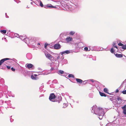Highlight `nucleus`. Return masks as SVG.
I'll use <instances>...</instances> for the list:
<instances>
[{
  "label": "nucleus",
  "mask_w": 126,
  "mask_h": 126,
  "mask_svg": "<svg viewBox=\"0 0 126 126\" xmlns=\"http://www.w3.org/2000/svg\"><path fill=\"white\" fill-rule=\"evenodd\" d=\"M121 108L123 110L126 109V105H125L123 107H122Z\"/></svg>",
  "instance_id": "aec40b11"
},
{
  "label": "nucleus",
  "mask_w": 126,
  "mask_h": 126,
  "mask_svg": "<svg viewBox=\"0 0 126 126\" xmlns=\"http://www.w3.org/2000/svg\"><path fill=\"white\" fill-rule=\"evenodd\" d=\"M76 79L77 83H81L83 82L82 80L80 79L76 78Z\"/></svg>",
  "instance_id": "1a4fd4ad"
},
{
  "label": "nucleus",
  "mask_w": 126,
  "mask_h": 126,
  "mask_svg": "<svg viewBox=\"0 0 126 126\" xmlns=\"http://www.w3.org/2000/svg\"><path fill=\"white\" fill-rule=\"evenodd\" d=\"M24 41L27 44L29 43L30 40L28 38H24Z\"/></svg>",
  "instance_id": "9b49d317"
},
{
  "label": "nucleus",
  "mask_w": 126,
  "mask_h": 126,
  "mask_svg": "<svg viewBox=\"0 0 126 126\" xmlns=\"http://www.w3.org/2000/svg\"><path fill=\"white\" fill-rule=\"evenodd\" d=\"M103 90L104 92L108 93V90L107 88H104V89Z\"/></svg>",
  "instance_id": "dca6fc26"
},
{
  "label": "nucleus",
  "mask_w": 126,
  "mask_h": 126,
  "mask_svg": "<svg viewBox=\"0 0 126 126\" xmlns=\"http://www.w3.org/2000/svg\"><path fill=\"white\" fill-rule=\"evenodd\" d=\"M53 8H56V6H53Z\"/></svg>",
  "instance_id": "58836bf2"
},
{
  "label": "nucleus",
  "mask_w": 126,
  "mask_h": 126,
  "mask_svg": "<svg viewBox=\"0 0 126 126\" xmlns=\"http://www.w3.org/2000/svg\"><path fill=\"white\" fill-rule=\"evenodd\" d=\"M11 69L13 71H15V69L14 68H13V67L11 68Z\"/></svg>",
  "instance_id": "c85d7f7f"
},
{
  "label": "nucleus",
  "mask_w": 126,
  "mask_h": 126,
  "mask_svg": "<svg viewBox=\"0 0 126 126\" xmlns=\"http://www.w3.org/2000/svg\"><path fill=\"white\" fill-rule=\"evenodd\" d=\"M38 45H40V44L39 43H38Z\"/></svg>",
  "instance_id": "ea45409f"
},
{
  "label": "nucleus",
  "mask_w": 126,
  "mask_h": 126,
  "mask_svg": "<svg viewBox=\"0 0 126 126\" xmlns=\"http://www.w3.org/2000/svg\"><path fill=\"white\" fill-rule=\"evenodd\" d=\"M119 90L118 89H117L115 91V92L116 93H117L119 92Z\"/></svg>",
  "instance_id": "473e14b6"
},
{
  "label": "nucleus",
  "mask_w": 126,
  "mask_h": 126,
  "mask_svg": "<svg viewBox=\"0 0 126 126\" xmlns=\"http://www.w3.org/2000/svg\"><path fill=\"white\" fill-rule=\"evenodd\" d=\"M46 7L47 8H53V6L51 4H49L46 5Z\"/></svg>",
  "instance_id": "f8f14e48"
},
{
  "label": "nucleus",
  "mask_w": 126,
  "mask_h": 126,
  "mask_svg": "<svg viewBox=\"0 0 126 126\" xmlns=\"http://www.w3.org/2000/svg\"><path fill=\"white\" fill-rule=\"evenodd\" d=\"M31 78L33 79H34V80H36L37 79H38V78H37V77H34V76H33L32 75L31 76Z\"/></svg>",
  "instance_id": "4468645a"
},
{
  "label": "nucleus",
  "mask_w": 126,
  "mask_h": 126,
  "mask_svg": "<svg viewBox=\"0 0 126 126\" xmlns=\"http://www.w3.org/2000/svg\"><path fill=\"white\" fill-rule=\"evenodd\" d=\"M122 49H126V45H124L122 47Z\"/></svg>",
  "instance_id": "a211bd4d"
},
{
  "label": "nucleus",
  "mask_w": 126,
  "mask_h": 126,
  "mask_svg": "<svg viewBox=\"0 0 126 126\" xmlns=\"http://www.w3.org/2000/svg\"><path fill=\"white\" fill-rule=\"evenodd\" d=\"M59 72L61 74H63L64 73L63 71L61 70H59Z\"/></svg>",
  "instance_id": "412c9836"
},
{
  "label": "nucleus",
  "mask_w": 126,
  "mask_h": 126,
  "mask_svg": "<svg viewBox=\"0 0 126 126\" xmlns=\"http://www.w3.org/2000/svg\"><path fill=\"white\" fill-rule=\"evenodd\" d=\"M84 49L86 51H88V48L87 47H85L84 48Z\"/></svg>",
  "instance_id": "bb28decb"
},
{
  "label": "nucleus",
  "mask_w": 126,
  "mask_h": 126,
  "mask_svg": "<svg viewBox=\"0 0 126 126\" xmlns=\"http://www.w3.org/2000/svg\"><path fill=\"white\" fill-rule=\"evenodd\" d=\"M115 55V56L118 58H122L123 56V55L122 54H119L118 53H116Z\"/></svg>",
  "instance_id": "9d476101"
},
{
  "label": "nucleus",
  "mask_w": 126,
  "mask_h": 126,
  "mask_svg": "<svg viewBox=\"0 0 126 126\" xmlns=\"http://www.w3.org/2000/svg\"><path fill=\"white\" fill-rule=\"evenodd\" d=\"M8 60H10V62H12V61L13 60L12 59L9 58H5L2 59L0 61V66L5 61Z\"/></svg>",
  "instance_id": "20e7f679"
},
{
  "label": "nucleus",
  "mask_w": 126,
  "mask_h": 126,
  "mask_svg": "<svg viewBox=\"0 0 126 126\" xmlns=\"http://www.w3.org/2000/svg\"><path fill=\"white\" fill-rule=\"evenodd\" d=\"M118 45L120 46H122V47L124 45V44H122L121 43H119L118 44Z\"/></svg>",
  "instance_id": "5701e85b"
},
{
  "label": "nucleus",
  "mask_w": 126,
  "mask_h": 126,
  "mask_svg": "<svg viewBox=\"0 0 126 126\" xmlns=\"http://www.w3.org/2000/svg\"><path fill=\"white\" fill-rule=\"evenodd\" d=\"M45 55L46 58L51 61H53L54 60V57L49 53H45Z\"/></svg>",
  "instance_id": "f03ea898"
},
{
  "label": "nucleus",
  "mask_w": 126,
  "mask_h": 126,
  "mask_svg": "<svg viewBox=\"0 0 126 126\" xmlns=\"http://www.w3.org/2000/svg\"><path fill=\"white\" fill-rule=\"evenodd\" d=\"M115 44L114 43V44L113 45L114 47H115L117 49H118V47H117L116 46H115Z\"/></svg>",
  "instance_id": "c756f323"
},
{
  "label": "nucleus",
  "mask_w": 126,
  "mask_h": 126,
  "mask_svg": "<svg viewBox=\"0 0 126 126\" xmlns=\"http://www.w3.org/2000/svg\"><path fill=\"white\" fill-rule=\"evenodd\" d=\"M94 112H96L95 114H98L99 116H101V118H100V117H99V118L100 119H102V116L104 115V112L102 108H97V110H95Z\"/></svg>",
  "instance_id": "f257e3e1"
},
{
  "label": "nucleus",
  "mask_w": 126,
  "mask_h": 126,
  "mask_svg": "<svg viewBox=\"0 0 126 126\" xmlns=\"http://www.w3.org/2000/svg\"><path fill=\"white\" fill-rule=\"evenodd\" d=\"M40 5L42 7H43L44 6L43 5L41 1H40Z\"/></svg>",
  "instance_id": "b1692460"
},
{
  "label": "nucleus",
  "mask_w": 126,
  "mask_h": 126,
  "mask_svg": "<svg viewBox=\"0 0 126 126\" xmlns=\"http://www.w3.org/2000/svg\"><path fill=\"white\" fill-rule=\"evenodd\" d=\"M122 93L124 94H126V89L125 90L123 91L122 92Z\"/></svg>",
  "instance_id": "a878e982"
},
{
  "label": "nucleus",
  "mask_w": 126,
  "mask_h": 126,
  "mask_svg": "<svg viewBox=\"0 0 126 126\" xmlns=\"http://www.w3.org/2000/svg\"><path fill=\"white\" fill-rule=\"evenodd\" d=\"M68 77L69 78H74V75L72 74H69L68 75Z\"/></svg>",
  "instance_id": "2eb2a0df"
},
{
  "label": "nucleus",
  "mask_w": 126,
  "mask_h": 126,
  "mask_svg": "<svg viewBox=\"0 0 126 126\" xmlns=\"http://www.w3.org/2000/svg\"><path fill=\"white\" fill-rule=\"evenodd\" d=\"M70 53V51L69 50H67L62 52L61 53V55H63L65 53L68 54Z\"/></svg>",
  "instance_id": "6e6552de"
},
{
  "label": "nucleus",
  "mask_w": 126,
  "mask_h": 126,
  "mask_svg": "<svg viewBox=\"0 0 126 126\" xmlns=\"http://www.w3.org/2000/svg\"><path fill=\"white\" fill-rule=\"evenodd\" d=\"M34 76H35V77H36L37 76V75L36 74H34Z\"/></svg>",
  "instance_id": "e433bc0d"
},
{
  "label": "nucleus",
  "mask_w": 126,
  "mask_h": 126,
  "mask_svg": "<svg viewBox=\"0 0 126 126\" xmlns=\"http://www.w3.org/2000/svg\"><path fill=\"white\" fill-rule=\"evenodd\" d=\"M75 32H74L71 31L70 32L69 34L71 35H73L75 34Z\"/></svg>",
  "instance_id": "f3484780"
},
{
  "label": "nucleus",
  "mask_w": 126,
  "mask_h": 126,
  "mask_svg": "<svg viewBox=\"0 0 126 126\" xmlns=\"http://www.w3.org/2000/svg\"><path fill=\"white\" fill-rule=\"evenodd\" d=\"M54 68H52L51 69H50V70H51V71H52V70H54Z\"/></svg>",
  "instance_id": "f704fd0d"
},
{
  "label": "nucleus",
  "mask_w": 126,
  "mask_h": 126,
  "mask_svg": "<svg viewBox=\"0 0 126 126\" xmlns=\"http://www.w3.org/2000/svg\"><path fill=\"white\" fill-rule=\"evenodd\" d=\"M3 66H4L5 67V66H6V65L4 64L3 65Z\"/></svg>",
  "instance_id": "c9c22d12"
},
{
  "label": "nucleus",
  "mask_w": 126,
  "mask_h": 126,
  "mask_svg": "<svg viewBox=\"0 0 126 126\" xmlns=\"http://www.w3.org/2000/svg\"><path fill=\"white\" fill-rule=\"evenodd\" d=\"M48 45V44H45V49L47 48V46Z\"/></svg>",
  "instance_id": "cd10ccee"
},
{
  "label": "nucleus",
  "mask_w": 126,
  "mask_h": 126,
  "mask_svg": "<svg viewBox=\"0 0 126 126\" xmlns=\"http://www.w3.org/2000/svg\"><path fill=\"white\" fill-rule=\"evenodd\" d=\"M60 57L59 56H58V59Z\"/></svg>",
  "instance_id": "a19ab883"
},
{
  "label": "nucleus",
  "mask_w": 126,
  "mask_h": 126,
  "mask_svg": "<svg viewBox=\"0 0 126 126\" xmlns=\"http://www.w3.org/2000/svg\"><path fill=\"white\" fill-rule=\"evenodd\" d=\"M99 93L100 95L101 96L106 97V95L104 93H102L100 92H99Z\"/></svg>",
  "instance_id": "ddd939ff"
},
{
  "label": "nucleus",
  "mask_w": 126,
  "mask_h": 126,
  "mask_svg": "<svg viewBox=\"0 0 126 126\" xmlns=\"http://www.w3.org/2000/svg\"><path fill=\"white\" fill-rule=\"evenodd\" d=\"M16 35L17 36H19V35L17 34V33L16 34Z\"/></svg>",
  "instance_id": "4c0bfd02"
},
{
  "label": "nucleus",
  "mask_w": 126,
  "mask_h": 126,
  "mask_svg": "<svg viewBox=\"0 0 126 126\" xmlns=\"http://www.w3.org/2000/svg\"><path fill=\"white\" fill-rule=\"evenodd\" d=\"M56 98V96L54 93H52L50 94L49 97V100L52 102H55V99Z\"/></svg>",
  "instance_id": "7ed1b4c3"
},
{
  "label": "nucleus",
  "mask_w": 126,
  "mask_h": 126,
  "mask_svg": "<svg viewBox=\"0 0 126 126\" xmlns=\"http://www.w3.org/2000/svg\"><path fill=\"white\" fill-rule=\"evenodd\" d=\"M1 32H2L4 34H5L6 32V30H1Z\"/></svg>",
  "instance_id": "6ab92c4d"
},
{
  "label": "nucleus",
  "mask_w": 126,
  "mask_h": 126,
  "mask_svg": "<svg viewBox=\"0 0 126 126\" xmlns=\"http://www.w3.org/2000/svg\"><path fill=\"white\" fill-rule=\"evenodd\" d=\"M123 112L125 115H126V109L123 110Z\"/></svg>",
  "instance_id": "393cba45"
},
{
  "label": "nucleus",
  "mask_w": 126,
  "mask_h": 126,
  "mask_svg": "<svg viewBox=\"0 0 126 126\" xmlns=\"http://www.w3.org/2000/svg\"><path fill=\"white\" fill-rule=\"evenodd\" d=\"M33 66V65L31 63H27L26 65V67L29 69L32 68Z\"/></svg>",
  "instance_id": "0eeeda50"
},
{
  "label": "nucleus",
  "mask_w": 126,
  "mask_h": 126,
  "mask_svg": "<svg viewBox=\"0 0 126 126\" xmlns=\"http://www.w3.org/2000/svg\"><path fill=\"white\" fill-rule=\"evenodd\" d=\"M110 52L112 53H113L114 52V51L113 48H112L111 49Z\"/></svg>",
  "instance_id": "4be33fe9"
},
{
  "label": "nucleus",
  "mask_w": 126,
  "mask_h": 126,
  "mask_svg": "<svg viewBox=\"0 0 126 126\" xmlns=\"http://www.w3.org/2000/svg\"><path fill=\"white\" fill-rule=\"evenodd\" d=\"M72 40L73 39L70 36L67 37L65 39V40L67 43H68L69 42L71 41H72Z\"/></svg>",
  "instance_id": "423d86ee"
},
{
  "label": "nucleus",
  "mask_w": 126,
  "mask_h": 126,
  "mask_svg": "<svg viewBox=\"0 0 126 126\" xmlns=\"http://www.w3.org/2000/svg\"><path fill=\"white\" fill-rule=\"evenodd\" d=\"M6 67H7V68L8 69H10L11 68V67L9 66H6Z\"/></svg>",
  "instance_id": "2f4dec72"
},
{
  "label": "nucleus",
  "mask_w": 126,
  "mask_h": 126,
  "mask_svg": "<svg viewBox=\"0 0 126 126\" xmlns=\"http://www.w3.org/2000/svg\"><path fill=\"white\" fill-rule=\"evenodd\" d=\"M61 47V45L59 44H56L54 46V48L56 49H59Z\"/></svg>",
  "instance_id": "39448f33"
},
{
  "label": "nucleus",
  "mask_w": 126,
  "mask_h": 126,
  "mask_svg": "<svg viewBox=\"0 0 126 126\" xmlns=\"http://www.w3.org/2000/svg\"><path fill=\"white\" fill-rule=\"evenodd\" d=\"M90 80L93 82H94L95 81L93 79H90Z\"/></svg>",
  "instance_id": "7c9ffc66"
},
{
  "label": "nucleus",
  "mask_w": 126,
  "mask_h": 126,
  "mask_svg": "<svg viewBox=\"0 0 126 126\" xmlns=\"http://www.w3.org/2000/svg\"><path fill=\"white\" fill-rule=\"evenodd\" d=\"M117 100H118V101H119L120 100H121L120 97H118L117 98Z\"/></svg>",
  "instance_id": "72a5a7b5"
}]
</instances>
